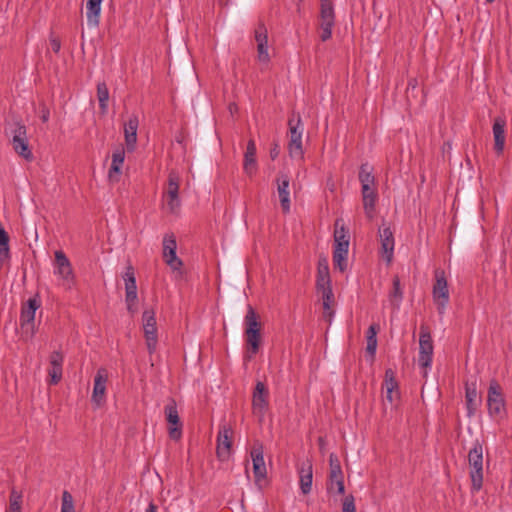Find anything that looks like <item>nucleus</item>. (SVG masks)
Instances as JSON below:
<instances>
[{"label": "nucleus", "mask_w": 512, "mask_h": 512, "mask_svg": "<svg viewBox=\"0 0 512 512\" xmlns=\"http://www.w3.org/2000/svg\"><path fill=\"white\" fill-rule=\"evenodd\" d=\"M55 271L62 280V286L66 290H71L76 285V277L72 264L66 254L62 250L55 251Z\"/></svg>", "instance_id": "obj_5"}, {"label": "nucleus", "mask_w": 512, "mask_h": 512, "mask_svg": "<svg viewBox=\"0 0 512 512\" xmlns=\"http://www.w3.org/2000/svg\"><path fill=\"white\" fill-rule=\"evenodd\" d=\"M465 400H466L468 416L471 417L472 415H474V413L477 410V407L481 401L478 396L475 384L469 385L468 383H466Z\"/></svg>", "instance_id": "obj_32"}, {"label": "nucleus", "mask_w": 512, "mask_h": 512, "mask_svg": "<svg viewBox=\"0 0 512 512\" xmlns=\"http://www.w3.org/2000/svg\"><path fill=\"white\" fill-rule=\"evenodd\" d=\"M468 462L471 468L472 489L479 491L483 484V446L478 440L468 453Z\"/></svg>", "instance_id": "obj_3"}, {"label": "nucleus", "mask_w": 512, "mask_h": 512, "mask_svg": "<svg viewBox=\"0 0 512 512\" xmlns=\"http://www.w3.org/2000/svg\"><path fill=\"white\" fill-rule=\"evenodd\" d=\"M97 99L102 114H106L108 110L109 90L105 82L97 84Z\"/></svg>", "instance_id": "obj_37"}, {"label": "nucleus", "mask_w": 512, "mask_h": 512, "mask_svg": "<svg viewBox=\"0 0 512 512\" xmlns=\"http://www.w3.org/2000/svg\"><path fill=\"white\" fill-rule=\"evenodd\" d=\"M9 236L7 232L0 227V259L6 260L10 258Z\"/></svg>", "instance_id": "obj_40"}, {"label": "nucleus", "mask_w": 512, "mask_h": 512, "mask_svg": "<svg viewBox=\"0 0 512 512\" xmlns=\"http://www.w3.org/2000/svg\"><path fill=\"white\" fill-rule=\"evenodd\" d=\"M125 159V150L123 147H118L112 154V163L108 172L110 181H118L121 173V168Z\"/></svg>", "instance_id": "obj_28"}, {"label": "nucleus", "mask_w": 512, "mask_h": 512, "mask_svg": "<svg viewBox=\"0 0 512 512\" xmlns=\"http://www.w3.org/2000/svg\"><path fill=\"white\" fill-rule=\"evenodd\" d=\"M290 139L288 143L289 154L292 158L302 159L304 155L302 146L303 128L301 125V116L293 112L288 120Z\"/></svg>", "instance_id": "obj_4"}, {"label": "nucleus", "mask_w": 512, "mask_h": 512, "mask_svg": "<svg viewBox=\"0 0 512 512\" xmlns=\"http://www.w3.org/2000/svg\"><path fill=\"white\" fill-rule=\"evenodd\" d=\"M432 295L438 313L443 315L449 303V289L444 270L437 269L435 271Z\"/></svg>", "instance_id": "obj_8"}, {"label": "nucleus", "mask_w": 512, "mask_h": 512, "mask_svg": "<svg viewBox=\"0 0 512 512\" xmlns=\"http://www.w3.org/2000/svg\"><path fill=\"white\" fill-rule=\"evenodd\" d=\"M255 40L257 42L258 59L267 63L270 60L268 53V32L265 24L260 21L255 28Z\"/></svg>", "instance_id": "obj_20"}, {"label": "nucleus", "mask_w": 512, "mask_h": 512, "mask_svg": "<svg viewBox=\"0 0 512 512\" xmlns=\"http://www.w3.org/2000/svg\"><path fill=\"white\" fill-rule=\"evenodd\" d=\"M49 42H50V46H51V49L55 52V53H58L60 51V48H61V42H60V39L57 38V37H54L53 35L50 36V39H49Z\"/></svg>", "instance_id": "obj_48"}, {"label": "nucleus", "mask_w": 512, "mask_h": 512, "mask_svg": "<svg viewBox=\"0 0 512 512\" xmlns=\"http://www.w3.org/2000/svg\"><path fill=\"white\" fill-rule=\"evenodd\" d=\"M280 154V147L277 143H274L270 148L269 155L272 160H275Z\"/></svg>", "instance_id": "obj_50"}, {"label": "nucleus", "mask_w": 512, "mask_h": 512, "mask_svg": "<svg viewBox=\"0 0 512 512\" xmlns=\"http://www.w3.org/2000/svg\"><path fill=\"white\" fill-rule=\"evenodd\" d=\"M235 108H236V106H235V105H230V106H229V109H230V111H231V112H232V110H235Z\"/></svg>", "instance_id": "obj_55"}, {"label": "nucleus", "mask_w": 512, "mask_h": 512, "mask_svg": "<svg viewBox=\"0 0 512 512\" xmlns=\"http://www.w3.org/2000/svg\"><path fill=\"white\" fill-rule=\"evenodd\" d=\"M61 512H74V501L70 492L67 490L62 493Z\"/></svg>", "instance_id": "obj_42"}, {"label": "nucleus", "mask_w": 512, "mask_h": 512, "mask_svg": "<svg viewBox=\"0 0 512 512\" xmlns=\"http://www.w3.org/2000/svg\"><path fill=\"white\" fill-rule=\"evenodd\" d=\"M108 381V371L106 368L101 367L97 370L94 377V387L92 392L91 401L100 407L105 402L106 383Z\"/></svg>", "instance_id": "obj_17"}, {"label": "nucleus", "mask_w": 512, "mask_h": 512, "mask_svg": "<svg viewBox=\"0 0 512 512\" xmlns=\"http://www.w3.org/2000/svg\"><path fill=\"white\" fill-rule=\"evenodd\" d=\"M250 455L253 463L255 484L260 486L262 480H265L267 477V469L264 461L263 444L259 441L255 442L250 452Z\"/></svg>", "instance_id": "obj_13"}, {"label": "nucleus", "mask_w": 512, "mask_h": 512, "mask_svg": "<svg viewBox=\"0 0 512 512\" xmlns=\"http://www.w3.org/2000/svg\"><path fill=\"white\" fill-rule=\"evenodd\" d=\"M495 0H486L487 3H492L494 2Z\"/></svg>", "instance_id": "obj_56"}, {"label": "nucleus", "mask_w": 512, "mask_h": 512, "mask_svg": "<svg viewBox=\"0 0 512 512\" xmlns=\"http://www.w3.org/2000/svg\"><path fill=\"white\" fill-rule=\"evenodd\" d=\"M379 238L381 243L380 252L383 259L390 264L394 254V236L390 227H383L379 229Z\"/></svg>", "instance_id": "obj_21"}, {"label": "nucleus", "mask_w": 512, "mask_h": 512, "mask_svg": "<svg viewBox=\"0 0 512 512\" xmlns=\"http://www.w3.org/2000/svg\"><path fill=\"white\" fill-rule=\"evenodd\" d=\"M245 337L247 353L250 354L248 358H251L259 351L261 345V330L245 331Z\"/></svg>", "instance_id": "obj_34"}, {"label": "nucleus", "mask_w": 512, "mask_h": 512, "mask_svg": "<svg viewBox=\"0 0 512 512\" xmlns=\"http://www.w3.org/2000/svg\"><path fill=\"white\" fill-rule=\"evenodd\" d=\"M180 175L175 170H171L168 175L167 187H166V197H167V206L170 212H175L176 209L180 206L179 199V187H180Z\"/></svg>", "instance_id": "obj_16"}, {"label": "nucleus", "mask_w": 512, "mask_h": 512, "mask_svg": "<svg viewBox=\"0 0 512 512\" xmlns=\"http://www.w3.org/2000/svg\"><path fill=\"white\" fill-rule=\"evenodd\" d=\"M41 306V301L38 295L29 298L26 303L23 304L20 314V326L22 329V335L25 339H32L36 333L35 329V313Z\"/></svg>", "instance_id": "obj_2"}, {"label": "nucleus", "mask_w": 512, "mask_h": 512, "mask_svg": "<svg viewBox=\"0 0 512 512\" xmlns=\"http://www.w3.org/2000/svg\"><path fill=\"white\" fill-rule=\"evenodd\" d=\"M139 125V120L136 115H131L127 122L124 124V137L127 150L129 152L135 149V145L137 142V129Z\"/></svg>", "instance_id": "obj_25"}, {"label": "nucleus", "mask_w": 512, "mask_h": 512, "mask_svg": "<svg viewBox=\"0 0 512 512\" xmlns=\"http://www.w3.org/2000/svg\"><path fill=\"white\" fill-rule=\"evenodd\" d=\"M22 494L12 488L9 496V509L7 512H21Z\"/></svg>", "instance_id": "obj_39"}, {"label": "nucleus", "mask_w": 512, "mask_h": 512, "mask_svg": "<svg viewBox=\"0 0 512 512\" xmlns=\"http://www.w3.org/2000/svg\"><path fill=\"white\" fill-rule=\"evenodd\" d=\"M317 293L321 295L323 318L330 324L334 316V310L332 307L335 302L332 288Z\"/></svg>", "instance_id": "obj_29"}, {"label": "nucleus", "mask_w": 512, "mask_h": 512, "mask_svg": "<svg viewBox=\"0 0 512 512\" xmlns=\"http://www.w3.org/2000/svg\"><path fill=\"white\" fill-rule=\"evenodd\" d=\"M335 25V10L332 0H320L319 29L322 42L332 37V29Z\"/></svg>", "instance_id": "obj_6"}, {"label": "nucleus", "mask_w": 512, "mask_h": 512, "mask_svg": "<svg viewBox=\"0 0 512 512\" xmlns=\"http://www.w3.org/2000/svg\"><path fill=\"white\" fill-rule=\"evenodd\" d=\"M418 86V81L416 78H411L408 82L406 92L408 93L410 90H415Z\"/></svg>", "instance_id": "obj_52"}, {"label": "nucleus", "mask_w": 512, "mask_h": 512, "mask_svg": "<svg viewBox=\"0 0 512 512\" xmlns=\"http://www.w3.org/2000/svg\"><path fill=\"white\" fill-rule=\"evenodd\" d=\"M326 488L329 493L343 495L345 493L343 472L329 473Z\"/></svg>", "instance_id": "obj_33"}, {"label": "nucleus", "mask_w": 512, "mask_h": 512, "mask_svg": "<svg viewBox=\"0 0 512 512\" xmlns=\"http://www.w3.org/2000/svg\"><path fill=\"white\" fill-rule=\"evenodd\" d=\"M102 0L87 1V20L89 25L98 26Z\"/></svg>", "instance_id": "obj_35"}, {"label": "nucleus", "mask_w": 512, "mask_h": 512, "mask_svg": "<svg viewBox=\"0 0 512 512\" xmlns=\"http://www.w3.org/2000/svg\"><path fill=\"white\" fill-rule=\"evenodd\" d=\"M389 299L391 305L398 309L403 299V292L400 285V279L398 276H394L392 281V290L389 293Z\"/></svg>", "instance_id": "obj_36"}, {"label": "nucleus", "mask_w": 512, "mask_h": 512, "mask_svg": "<svg viewBox=\"0 0 512 512\" xmlns=\"http://www.w3.org/2000/svg\"><path fill=\"white\" fill-rule=\"evenodd\" d=\"M329 473L343 472L338 456L331 453L329 456Z\"/></svg>", "instance_id": "obj_45"}, {"label": "nucleus", "mask_w": 512, "mask_h": 512, "mask_svg": "<svg viewBox=\"0 0 512 512\" xmlns=\"http://www.w3.org/2000/svg\"><path fill=\"white\" fill-rule=\"evenodd\" d=\"M177 242L173 233L166 234L163 238V259L165 263L182 276L183 261L176 255Z\"/></svg>", "instance_id": "obj_10"}, {"label": "nucleus", "mask_w": 512, "mask_h": 512, "mask_svg": "<svg viewBox=\"0 0 512 512\" xmlns=\"http://www.w3.org/2000/svg\"><path fill=\"white\" fill-rule=\"evenodd\" d=\"M10 133L12 135V146L14 151L26 160L33 158L32 151L29 147L26 126L20 121L12 124Z\"/></svg>", "instance_id": "obj_7"}, {"label": "nucleus", "mask_w": 512, "mask_h": 512, "mask_svg": "<svg viewBox=\"0 0 512 512\" xmlns=\"http://www.w3.org/2000/svg\"><path fill=\"white\" fill-rule=\"evenodd\" d=\"M505 126L506 121L501 117H497L493 124V135L495 140V150L497 153H501L504 149L505 144Z\"/></svg>", "instance_id": "obj_30"}, {"label": "nucleus", "mask_w": 512, "mask_h": 512, "mask_svg": "<svg viewBox=\"0 0 512 512\" xmlns=\"http://www.w3.org/2000/svg\"><path fill=\"white\" fill-rule=\"evenodd\" d=\"M488 411L491 416L499 415L504 409V398L501 393L500 385L491 381L487 396Z\"/></svg>", "instance_id": "obj_18"}, {"label": "nucleus", "mask_w": 512, "mask_h": 512, "mask_svg": "<svg viewBox=\"0 0 512 512\" xmlns=\"http://www.w3.org/2000/svg\"><path fill=\"white\" fill-rule=\"evenodd\" d=\"M143 330L149 354H153L157 348V325L154 310H145L142 315Z\"/></svg>", "instance_id": "obj_11"}, {"label": "nucleus", "mask_w": 512, "mask_h": 512, "mask_svg": "<svg viewBox=\"0 0 512 512\" xmlns=\"http://www.w3.org/2000/svg\"><path fill=\"white\" fill-rule=\"evenodd\" d=\"M347 256L348 253L333 251V264L334 267L339 269L341 272H344L347 268Z\"/></svg>", "instance_id": "obj_41"}, {"label": "nucleus", "mask_w": 512, "mask_h": 512, "mask_svg": "<svg viewBox=\"0 0 512 512\" xmlns=\"http://www.w3.org/2000/svg\"><path fill=\"white\" fill-rule=\"evenodd\" d=\"M373 167L368 163L360 166L358 178L361 183V196L365 215L373 219L375 215V206L378 200L376 188V178L373 174Z\"/></svg>", "instance_id": "obj_1"}, {"label": "nucleus", "mask_w": 512, "mask_h": 512, "mask_svg": "<svg viewBox=\"0 0 512 512\" xmlns=\"http://www.w3.org/2000/svg\"><path fill=\"white\" fill-rule=\"evenodd\" d=\"M316 277H330L329 265L325 257H321L318 261Z\"/></svg>", "instance_id": "obj_43"}, {"label": "nucleus", "mask_w": 512, "mask_h": 512, "mask_svg": "<svg viewBox=\"0 0 512 512\" xmlns=\"http://www.w3.org/2000/svg\"><path fill=\"white\" fill-rule=\"evenodd\" d=\"M379 331V325L371 324L367 330V338H377V333Z\"/></svg>", "instance_id": "obj_49"}, {"label": "nucleus", "mask_w": 512, "mask_h": 512, "mask_svg": "<svg viewBox=\"0 0 512 512\" xmlns=\"http://www.w3.org/2000/svg\"><path fill=\"white\" fill-rule=\"evenodd\" d=\"M276 182L282 210L284 213H288L290 211V198L288 190L290 179L287 174L279 172Z\"/></svg>", "instance_id": "obj_23"}, {"label": "nucleus", "mask_w": 512, "mask_h": 512, "mask_svg": "<svg viewBox=\"0 0 512 512\" xmlns=\"http://www.w3.org/2000/svg\"><path fill=\"white\" fill-rule=\"evenodd\" d=\"M268 396L269 392L266 385L258 381L252 395V406L254 413L259 414L261 417L264 416L268 408Z\"/></svg>", "instance_id": "obj_19"}, {"label": "nucleus", "mask_w": 512, "mask_h": 512, "mask_svg": "<svg viewBox=\"0 0 512 512\" xmlns=\"http://www.w3.org/2000/svg\"><path fill=\"white\" fill-rule=\"evenodd\" d=\"M125 281V302L127 304V310L134 314L137 311L136 301H137V285L134 269L131 265L126 268V272L123 276Z\"/></svg>", "instance_id": "obj_15"}, {"label": "nucleus", "mask_w": 512, "mask_h": 512, "mask_svg": "<svg viewBox=\"0 0 512 512\" xmlns=\"http://www.w3.org/2000/svg\"><path fill=\"white\" fill-rule=\"evenodd\" d=\"M377 349V338H367V352L371 355V357L375 356Z\"/></svg>", "instance_id": "obj_47"}, {"label": "nucleus", "mask_w": 512, "mask_h": 512, "mask_svg": "<svg viewBox=\"0 0 512 512\" xmlns=\"http://www.w3.org/2000/svg\"><path fill=\"white\" fill-rule=\"evenodd\" d=\"M331 278L330 277H316V291L320 292L323 290L331 289Z\"/></svg>", "instance_id": "obj_46"}, {"label": "nucleus", "mask_w": 512, "mask_h": 512, "mask_svg": "<svg viewBox=\"0 0 512 512\" xmlns=\"http://www.w3.org/2000/svg\"><path fill=\"white\" fill-rule=\"evenodd\" d=\"M433 341L431 337L430 330L428 326L422 324L420 327L419 334V356L418 363L421 368L426 370L431 366L432 358H433ZM427 371H424V376H426Z\"/></svg>", "instance_id": "obj_9"}, {"label": "nucleus", "mask_w": 512, "mask_h": 512, "mask_svg": "<svg viewBox=\"0 0 512 512\" xmlns=\"http://www.w3.org/2000/svg\"><path fill=\"white\" fill-rule=\"evenodd\" d=\"M342 512H356L355 499L353 495H347L343 499Z\"/></svg>", "instance_id": "obj_44"}, {"label": "nucleus", "mask_w": 512, "mask_h": 512, "mask_svg": "<svg viewBox=\"0 0 512 512\" xmlns=\"http://www.w3.org/2000/svg\"><path fill=\"white\" fill-rule=\"evenodd\" d=\"M243 169L244 172L250 177L253 176L257 171L256 145L252 139H250L247 143L246 151L244 154Z\"/></svg>", "instance_id": "obj_27"}, {"label": "nucleus", "mask_w": 512, "mask_h": 512, "mask_svg": "<svg viewBox=\"0 0 512 512\" xmlns=\"http://www.w3.org/2000/svg\"><path fill=\"white\" fill-rule=\"evenodd\" d=\"M233 430L230 426L222 425L217 435L216 454L220 461H227L232 450Z\"/></svg>", "instance_id": "obj_14"}, {"label": "nucleus", "mask_w": 512, "mask_h": 512, "mask_svg": "<svg viewBox=\"0 0 512 512\" xmlns=\"http://www.w3.org/2000/svg\"><path fill=\"white\" fill-rule=\"evenodd\" d=\"M298 472L300 477V489L303 494H309L312 489L313 481V468L311 461L306 460L302 462Z\"/></svg>", "instance_id": "obj_26"}, {"label": "nucleus", "mask_w": 512, "mask_h": 512, "mask_svg": "<svg viewBox=\"0 0 512 512\" xmlns=\"http://www.w3.org/2000/svg\"><path fill=\"white\" fill-rule=\"evenodd\" d=\"M349 234L341 219L335 221L334 250L348 253Z\"/></svg>", "instance_id": "obj_24"}, {"label": "nucleus", "mask_w": 512, "mask_h": 512, "mask_svg": "<svg viewBox=\"0 0 512 512\" xmlns=\"http://www.w3.org/2000/svg\"><path fill=\"white\" fill-rule=\"evenodd\" d=\"M235 108H236V106H235V105H230V106H229V109H230V111H231V112H232V110H235Z\"/></svg>", "instance_id": "obj_54"}, {"label": "nucleus", "mask_w": 512, "mask_h": 512, "mask_svg": "<svg viewBox=\"0 0 512 512\" xmlns=\"http://www.w3.org/2000/svg\"><path fill=\"white\" fill-rule=\"evenodd\" d=\"M145 512H158V507L153 502H150Z\"/></svg>", "instance_id": "obj_53"}, {"label": "nucleus", "mask_w": 512, "mask_h": 512, "mask_svg": "<svg viewBox=\"0 0 512 512\" xmlns=\"http://www.w3.org/2000/svg\"><path fill=\"white\" fill-rule=\"evenodd\" d=\"M385 389H386V396L385 399L389 403H393L396 399L399 397L398 392V383L395 379L394 372L392 369H387L385 371Z\"/></svg>", "instance_id": "obj_31"}, {"label": "nucleus", "mask_w": 512, "mask_h": 512, "mask_svg": "<svg viewBox=\"0 0 512 512\" xmlns=\"http://www.w3.org/2000/svg\"><path fill=\"white\" fill-rule=\"evenodd\" d=\"M40 112H41L40 118H41L42 122L46 123L49 120V116H50L49 109L45 105H43L41 107Z\"/></svg>", "instance_id": "obj_51"}, {"label": "nucleus", "mask_w": 512, "mask_h": 512, "mask_svg": "<svg viewBox=\"0 0 512 512\" xmlns=\"http://www.w3.org/2000/svg\"><path fill=\"white\" fill-rule=\"evenodd\" d=\"M245 331L261 330V324L258 321V315L251 305H248L247 313L244 319Z\"/></svg>", "instance_id": "obj_38"}, {"label": "nucleus", "mask_w": 512, "mask_h": 512, "mask_svg": "<svg viewBox=\"0 0 512 512\" xmlns=\"http://www.w3.org/2000/svg\"><path fill=\"white\" fill-rule=\"evenodd\" d=\"M64 356L60 351H54L49 356L50 369L48 374L50 376V384L56 385L62 379Z\"/></svg>", "instance_id": "obj_22"}, {"label": "nucleus", "mask_w": 512, "mask_h": 512, "mask_svg": "<svg viewBox=\"0 0 512 512\" xmlns=\"http://www.w3.org/2000/svg\"><path fill=\"white\" fill-rule=\"evenodd\" d=\"M166 421L169 424L168 433L172 440H179L182 437V422L177 410V404L174 399H170L164 408Z\"/></svg>", "instance_id": "obj_12"}]
</instances>
